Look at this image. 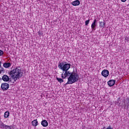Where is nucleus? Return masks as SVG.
<instances>
[{
	"label": "nucleus",
	"mask_w": 129,
	"mask_h": 129,
	"mask_svg": "<svg viewBox=\"0 0 129 129\" xmlns=\"http://www.w3.org/2000/svg\"><path fill=\"white\" fill-rule=\"evenodd\" d=\"M11 75L14 81H17V80H18L19 78H21L23 75L21 68H20V67H16L14 70L11 71Z\"/></svg>",
	"instance_id": "nucleus-1"
},
{
	"label": "nucleus",
	"mask_w": 129,
	"mask_h": 129,
	"mask_svg": "<svg viewBox=\"0 0 129 129\" xmlns=\"http://www.w3.org/2000/svg\"><path fill=\"white\" fill-rule=\"evenodd\" d=\"M79 79V77L78 75L75 73H73L70 75V77L68 78V82L66 84V85L68 84H73L75 82H77Z\"/></svg>",
	"instance_id": "nucleus-2"
},
{
	"label": "nucleus",
	"mask_w": 129,
	"mask_h": 129,
	"mask_svg": "<svg viewBox=\"0 0 129 129\" xmlns=\"http://www.w3.org/2000/svg\"><path fill=\"white\" fill-rule=\"evenodd\" d=\"M71 64L70 63H66L64 62H60L58 64V68L62 71H68L69 69H70Z\"/></svg>",
	"instance_id": "nucleus-3"
},
{
	"label": "nucleus",
	"mask_w": 129,
	"mask_h": 129,
	"mask_svg": "<svg viewBox=\"0 0 129 129\" xmlns=\"http://www.w3.org/2000/svg\"><path fill=\"white\" fill-rule=\"evenodd\" d=\"M71 73H70V72L67 71H64V72H62V73L61 75V78H62L63 79H65L66 77H68V76H70Z\"/></svg>",
	"instance_id": "nucleus-4"
},
{
	"label": "nucleus",
	"mask_w": 129,
	"mask_h": 129,
	"mask_svg": "<svg viewBox=\"0 0 129 129\" xmlns=\"http://www.w3.org/2000/svg\"><path fill=\"white\" fill-rule=\"evenodd\" d=\"M10 88V85L7 83H4L1 85V88L3 90H8Z\"/></svg>",
	"instance_id": "nucleus-5"
},
{
	"label": "nucleus",
	"mask_w": 129,
	"mask_h": 129,
	"mask_svg": "<svg viewBox=\"0 0 129 129\" xmlns=\"http://www.w3.org/2000/svg\"><path fill=\"white\" fill-rule=\"evenodd\" d=\"M101 75L103 77L106 78V77H108V75H109V71L107 70H104L102 71Z\"/></svg>",
	"instance_id": "nucleus-6"
},
{
	"label": "nucleus",
	"mask_w": 129,
	"mask_h": 129,
	"mask_svg": "<svg viewBox=\"0 0 129 129\" xmlns=\"http://www.w3.org/2000/svg\"><path fill=\"white\" fill-rule=\"evenodd\" d=\"M97 26V23L96 22V19L93 21V22L91 24V29L95 31L96 30V26Z\"/></svg>",
	"instance_id": "nucleus-7"
},
{
	"label": "nucleus",
	"mask_w": 129,
	"mask_h": 129,
	"mask_svg": "<svg viewBox=\"0 0 129 129\" xmlns=\"http://www.w3.org/2000/svg\"><path fill=\"white\" fill-rule=\"evenodd\" d=\"M108 85L110 86V87H111L112 86H113L114 84H115V80H110L108 82Z\"/></svg>",
	"instance_id": "nucleus-8"
},
{
	"label": "nucleus",
	"mask_w": 129,
	"mask_h": 129,
	"mask_svg": "<svg viewBox=\"0 0 129 129\" xmlns=\"http://www.w3.org/2000/svg\"><path fill=\"white\" fill-rule=\"evenodd\" d=\"M2 79L5 82H8V81H10V78L7 75H4Z\"/></svg>",
	"instance_id": "nucleus-9"
},
{
	"label": "nucleus",
	"mask_w": 129,
	"mask_h": 129,
	"mask_svg": "<svg viewBox=\"0 0 129 129\" xmlns=\"http://www.w3.org/2000/svg\"><path fill=\"white\" fill-rule=\"evenodd\" d=\"M72 5L74 7L79 6V5H80V1H79V0L75 1L72 3Z\"/></svg>",
	"instance_id": "nucleus-10"
},
{
	"label": "nucleus",
	"mask_w": 129,
	"mask_h": 129,
	"mask_svg": "<svg viewBox=\"0 0 129 129\" xmlns=\"http://www.w3.org/2000/svg\"><path fill=\"white\" fill-rule=\"evenodd\" d=\"M41 125L44 127H46V126H48V121H47V120H43L41 121Z\"/></svg>",
	"instance_id": "nucleus-11"
},
{
	"label": "nucleus",
	"mask_w": 129,
	"mask_h": 129,
	"mask_svg": "<svg viewBox=\"0 0 129 129\" xmlns=\"http://www.w3.org/2000/svg\"><path fill=\"white\" fill-rule=\"evenodd\" d=\"M11 64L10 62H5L3 64V67L5 68H9L11 67Z\"/></svg>",
	"instance_id": "nucleus-12"
},
{
	"label": "nucleus",
	"mask_w": 129,
	"mask_h": 129,
	"mask_svg": "<svg viewBox=\"0 0 129 129\" xmlns=\"http://www.w3.org/2000/svg\"><path fill=\"white\" fill-rule=\"evenodd\" d=\"M31 123L33 126H37L38 125V121L37 119H34L31 122Z\"/></svg>",
	"instance_id": "nucleus-13"
},
{
	"label": "nucleus",
	"mask_w": 129,
	"mask_h": 129,
	"mask_svg": "<svg viewBox=\"0 0 129 129\" xmlns=\"http://www.w3.org/2000/svg\"><path fill=\"white\" fill-rule=\"evenodd\" d=\"M9 116H10V111H7L4 113V117H5V118H8Z\"/></svg>",
	"instance_id": "nucleus-14"
},
{
	"label": "nucleus",
	"mask_w": 129,
	"mask_h": 129,
	"mask_svg": "<svg viewBox=\"0 0 129 129\" xmlns=\"http://www.w3.org/2000/svg\"><path fill=\"white\" fill-rule=\"evenodd\" d=\"M5 129H12V126L8 125H6L5 124V125L4 126V128Z\"/></svg>",
	"instance_id": "nucleus-15"
},
{
	"label": "nucleus",
	"mask_w": 129,
	"mask_h": 129,
	"mask_svg": "<svg viewBox=\"0 0 129 129\" xmlns=\"http://www.w3.org/2000/svg\"><path fill=\"white\" fill-rule=\"evenodd\" d=\"M56 80L59 83H62V82H64V80H63L62 79L59 78H56Z\"/></svg>",
	"instance_id": "nucleus-16"
},
{
	"label": "nucleus",
	"mask_w": 129,
	"mask_h": 129,
	"mask_svg": "<svg viewBox=\"0 0 129 129\" xmlns=\"http://www.w3.org/2000/svg\"><path fill=\"white\" fill-rule=\"evenodd\" d=\"M104 26H105V23L104 22H100V27H101L102 28H104Z\"/></svg>",
	"instance_id": "nucleus-17"
},
{
	"label": "nucleus",
	"mask_w": 129,
	"mask_h": 129,
	"mask_svg": "<svg viewBox=\"0 0 129 129\" xmlns=\"http://www.w3.org/2000/svg\"><path fill=\"white\" fill-rule=\"evenodd\" d=\"M5 125V124L1 122H0V128H4V126Z\"/></svg>",
	"instance_id": "nucleus-18"
},
{
	"label": "nucleus",
	"mask_w": 129,
	"mask_h": 129,
	"mask_svg": "<svg viewBox=\"0 0 129 129\" xmlns=\"http://www.w3.org/2000/svg\"><path fill=\"white\" fill-rule=\"evenodd\" d=\"M90 22V20H89V19L88 20H86L85 21V25L86 26H88V24H89Z\"/></svg>",
	"instance_id": "nucleus-19"
},
{
	"label": "nucleus",
	"mask_w": 129,
	"mask_h": 129,
	"mask_svg": "<svg viewBox=\"0 0 129 129\" xmlns=\"http://www.w3.org/2000/svg\"><path fill=\"white\" fill-rule=\"evenodd\" d=\"M38 35H39V37H41V36L43 35V32H42V31H41V30H39L38 31Z\"/></svg>",
	"instance_id": "nucleus-20"
},
{
	"label": "nucleus",
	"mask_w": 129,
	"mask_h": 129,
	"mask_svg": "<svg viewBox=\"0 0 129 129\" xmlns=\"http://www.w3.org/2000/svg\"><path fill=\"white\" fill-rule=\"evenodd\" d=\"M4 55V51L0 50V56H3Z\"/></svg>",
	"instance_id": "nucleus-21"
},
{
	"label": "nucleus",
	"mask_w": 129,
	"mask_h": 129,
	"mask_svg": "<svg viewBox=\"0 0 129 129\" xmlns=\"http://www.w3.org/2000/svg\"><path fill=\"white\" fill-rule=\"evenodd\" d=\"M0 69L2 70V71H4L3 68L2 67V62L0 61Z\"/></svg>",
	"instance_id": "nucleus-22"
},
{
	"label": "nucleus",
	"mask_w": 129,
	"mask_h": 129,
	"mask_svg": "<svg viewBox=\"0 0 129 129\" xmlns=\"http://www.w3.org/2000/svg\"><path fill=\"white\" fill-rule=\"evenodd\" d=\"M105 129H113V128L111 127V126L109 125L107 128Z\"/></svg>",
	"instance_id": "nucleus-23"
},
{
	"label": "nucleus",
	"mask_w": 129,
	"mask_h": 129,
	"mask_svg": "<svg viewBox=\"0 0 129 129\" xmlns=\"http://www.w3.org/2000/svg\"><path fill=\"white\" fill-rule=\"evenodd\" d=\"M121 2H122V3H125V2H126V0H121Z\"/></svg>",
	"instance_id": "nucleus-24"
},
{
	"label": "nucleus",
	"mask_w": 129,
	"mask_h": 129,
	"mask_svg": "<svg viewBox=\"0 0 129 129\" xmlns=\"http://www.w3.org/2000/svg\"><path fill=\"white\" fill-rule=\"evenodd\" d=\"M102 129H105V126H104Z\"/></svg>",
	"instance_id": "nucleus-25"
},
{
	"label": "nucleus",
	"mask_w": 129,
	"mask_h": 129,
	"mask_svg": "<svg viewBox=\"0 0 129 129\" xmlns=\"http://www.w3.org/2000/svg\"><path fill=\"white\" fill-rule=\"evenodd\" d=\"M2 73V71L0 70V74Z\"/></svg>",
	"instance_id": "nucleus-26"
},
{
	"label": "nucleus",
	"mask_w": 129,
	"mask_h": 129,
	"mask_svg": "<svg viewBox=\"0 0 129 129\" xmlns=\"http://www.w3.org/2000/svg\"><path fill=\"white\" fill-rule=\"evenodd\" d=\"M128 116H129V113L128 114Z\"/></svg>",
	"instance_id": "nucleus-27"
}]
</instances>
